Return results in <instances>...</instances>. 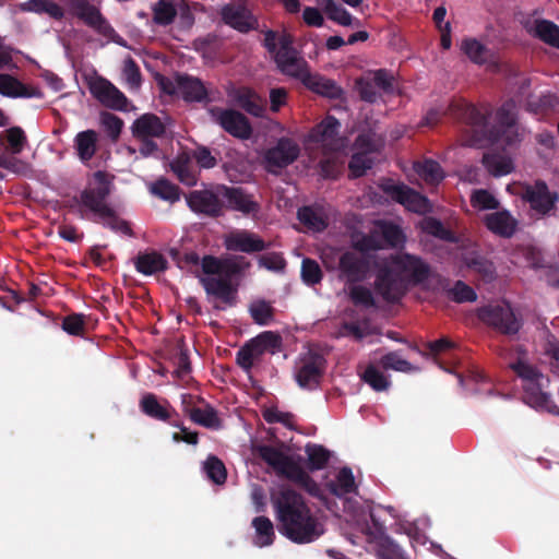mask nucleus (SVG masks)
<instances>
[{"label": "nucleus", "instance_id": "1", "mask_svg": "<svg viewBox=\"0 0 559 559\" xmlns=\"http://www.w3.org/2000/svg\"><path fill=\"white\" fill-rule=\"evenodd\" d=\"M271 501L280 532L297 544L317 540L325 532L322 518L312 514L302 497L287 486H278L271 492Z\"/></svg>", "mask_w": 559, "mask_h": 559}, {"label": "nucleus", "instance_id": "2", "mask_svg": "<svg viewBox=\"0 0 559 559\" xmlns=\"http://www.w3.org/2000/svg\"><path fill=\"white\" fill-rule=\"evenodd\" d=\"M293 37L282 34L281 48L276 51L275 61L282 73L300 81L309 90L328 97L340 94L338 86L331 80L312 73L307 61L293 47Z\"/></svg>", "mask_w": 559, "mask_h": 559}, {"label": "nucleus", "instance_id": "3", "mask_svg": "<svg viewBox=\"0 0 559 559\" xmlns=\"http://www.w3.org/2000/svg\"><path fill=\"white\" fill-rule=\"evenodd\" d=\"M429 265L420 258L405 252L386 255V302L399 300L412 284L425 281Z\"/></svg>", "mask_w": 559, "mask_h": 559}, {"label": "nucleus", "instance_id": "4", "mask_svg": "<svg viewBox=\"0 0 559 559\" xmlns=\"http://www.w3.org/2000/svg\"><path fill=\"white\" fill-rule=\"evenodd\" d=\"M340 122L333 117H326L310 133V139L323 148L320 162L321 174L325 178H335L342 170L346 155L347 142L337 135Z\"/></svg>", "mask_w": 559, "mask_h": 559}, {"label": "nucleus", "instance_id": "5", "mask_svg": "<svg viewBox=\"0 0 559 559\" xmlns=\"http://www.w3.org/2000/svg\"><path fill=\"white\" fill-rule=\"evenodd\" d=\"M512 369L524 382V401L534 408L550 409L551 399L545 391L549 384V379L524 360L513 364Z\"/></svg>", "mask_w": 559, "mask_h": 559}, {"label": "nucleus", "instance_id": "6", "mask_svg": "<svg viewBox=\"0 0 559 559\" xmlns=\"http://www.w3.org/2000/svg\"><path fill=\"white\" fill-rule=\"evenodd\" d=\"M507 191L528 203L531 210L539 215L550 213L559 199L558 193L551 192L543 180H537L533 185L513 182L508 185Z\"/></svg>", "mask_w": 559, "mask_h": 559}, {"label": "nucleus", "instance_id": "7", "mask_svg": "<svg viewBox=\"0 0 559 559\" xmlns=\"http://www.w3.org/2000/svg\"><path fill=\"white\" fill-rule=\"evenodd\" d=\"M108 175L95 173L88 180L86 189L81 193V205L91 211L97 219L110 216V207L105 199L110 192Z\"/></svg>", "mask_w": 559, "mask_h": 559}, {"label": "nucleus", "instance_id": "8", "mask_svg": "<svg viewBox=\"0 0 559 559\" xmlns=\"http://www.w3.org/2000/svg\"><path fill=\"white\" fill-rule=\"evenodd\" d=\"M345 509H348L352 520L356 521L358 530L366 535L370 547L376 551L378 558L384 559V531L382 524L376 519L373 510L368 506L367 509L353 511L349 501L346 502Z\"/></svg>", "mask_w": 559, "mask_h": 559}, {"label": "nucleus", "instance_id": "9", "mask_svg": "<svg viewBox=\"0 0 559 559\" xmlns=\"http://www.w3.org/2000/svg\"><path fill=\"white\" fill-rule=\"evenodd\" d=\"M449 111L459 120L471 127L473 135L464 140L465 145L478 144L487 134V115L465 100H456L449 105Z\"/></svg>", "mask_w": 559, "mask_h": 559}, {"label": "nucleus", "instance_id": "10", "mask_svg": "<svg viewBox=\"0 0 559 559\" xmlns=\"http://www.w3.org/2000/svg\"><path fill=\"white\" fill-rule=\"evenodd\" d=\"M252 451L277 474L284 475L287 478L289 476V472L295 469L301 461L298 455L293 454L283 443L276 445L255 444L253 445Z\"/></svg>", "mask_w": 559, "mask_h": 559}, {"label": "nucleus", "instance_id": "11", "mask_svg": "<svg viewBox=\"0 0 559 559\" xmlns=\"http://www.w3.org/2000/svg\"><path fill=\"white\" fill-rule=\"evenodd\" d=\"M281 345V337L271 331L263 332L249 341L237 354V362L249 370L266 353H275Z\"/></svg>", "mask_w": 559, "mask_h": 559}, {"label": "nucleus", "instance_id": "12", "mask_svg": "<svg viewBox=\"0 0 559 559\" xmlns=\"http://www.w3.org/2000/svg\"><path fill=\"white\" fill-rule=\"evenodd\" d=\"M162 90L170 95H176L187 102H201L206 96V88L203 83L192 76L176 75L174 79H162Z\"/></svg>", "mask_w": 559, "mask_h": 559}, {"label": "nucleus", "instance_id": "13", "mask_svg": "<svg viewBox=\"0 0 559 559\" xmlns=\"http://www.w3.org/2000/svg\"><path fill=\"white\" fill-rule=\"evenodd\" d=\"M479 317L485 323L503 334H515L521 328V323L509 304L485 307L480 310Z\"/></svg>", "mask_w": 559, "mask_h": 559}, {"label": "nucleus", "instance_id": "14", "mask_svg": "<svg viewBox=\"0 0 559 559\" xmlns=\"http://www.w3.org/2000/svg\"><path fill=\"white\" fill-rule=\"evenodd\" d=\"M88 88L92 95L104 106L116 110L127 109V97L106 79L97 75L91 76L88 79Z\"/></svg>", "mask_w": 559, "mask_h": 559}, {"label": "nucleus", "instance_id": "15", "mask_svg": "<svg viewBox=\"0 0 559 559\" xmlns=\"http://www.w3.org/2000/svg\"><path fill=\"white\" fill-rule=\"evenodd\" d=\"M73 14L86 26L107 38L112 37L115 31L103 16L99 8L88 1H78L71 4Z\"/></svg>", "mask_w": 559, "mask_h": 559}, {"label": "nucleus", "instance_id": "16", "mask_svg": "<svg viewBox=\"0 0 559 559\" xmlns=\"http://www.w3.org/2000/svg\"><path fill=\"white\" fill-rule=\"evenodd\" d=\"M386 197L404 205L408 211L425 214L430 212L431 205L427 198L405 185H391L386 180Z\"/></svg>", "mask_w": 559, "mask_h": 559}, {"label": "nucleus", "instance_id": "17", "mask_svg": "<svg viewBox=\"0 0 559 559\" xmlns=\"http://www.w3.org/2000/svg\"><path fill=\"white\" fill-rule=\"evenodd\" d=\"M210 115L222 128L234 136L248 139L251 135V127L247 118L231 109L212 108Z\"/></svg>", "mask_w": 559, "mask_h": 559}, {"label": "nucleus", "instance_id": "18", "mask_svg": "<svg viewBox=\"0 0 559 559\" xmlns=\"http://www.w3.org/2000/svg\"><path fill=\"white\" fill-rule=\"evenodd\" d=\"M299 152L300 150L297 143L289 139H281L276 146L265 153V166L269 171L277 173V170L296 160Z\"/></svg>", "mask_w": 559, "mask_h": 559}, {"label": "nucleus", "instance_id": "19", "mask_svg": "<svg viewBox=\"0 0 559 559\" xmlns=\"http://www.w3.org/2000/svg\"><path fill=\"white\" fill-rule=\"evenodd\" d=\"M224 245L227 250L253 253L266 248V243L258 235L243 229L233 230L225 235Z\"/></svg>", "mask_w": 559, "mask_h": 559}, {"label": "nucleus", "instance_id": "20", "mask_svg": "<svg viewBox=\"0 0 559 559\" xmlns=\"http://www.w3.org/2000/svg\"><path fill=\"white\" fill-rule=\"evenodd\" d=\"M322 365L323 359L319 355L308 353L302 356L295 374L299 386L304 389L316 388L321 377Z\"/></svg>", "mask_w": 559, "mask_h": 559}, {"label": "nucleus", "instance_id": "21", "mask_svg": "<svg viewBox=\"0 0 559 559\" xmlns=\"http://www.w3.org/2000/svg\"><path fill=\"white\" fill-rule=\"evenodd\" d=\"M200 281L205 292L224 306H231L235 302L236 290L228 276H202Z\"/></svg>", "mask_w": 559, "mask_h": 559}, {"label": "nucleus", "instance_id": "22", "mask_svg": "<svg viewBox=\"0 0 559 559\" xmlns=\"http://www.w3.org/2000/svg\"><path fill=\"white\" fill-rule=\"evenodd\" d=\"M484 224L492 234L511 238L518 229L519 222L509 211L501 210L485 215Z\"/></svg>", "mask_w": 559, "mask_h": 559}, {"label": "nucleus", "instance_id": "23", "mask_svg": "<svg viewBox=\"0 0 559 559\" xmlns=\"http://www.w3.org/2000/svg\"><path fill=\"white\" fill-rule=\"evenodd\" d=\"M221 14L227 25L239 32H248L258 25L257 19L242 5H225Z\"/></svg>", "mask_w": 559, "mask_h": 559}, {"label": "nucleus", "instance_id": "24", "mask_svg": "<svg viewBox=\"0 0 559 559\" xmlns=\"http://www.w3.org/2000/svg\"><path fill=\"white\" fill-rule=\"evenodd\" d=\"M190 209L198 213L217 215L221 204L217 197L210 191H193L187 197Z\"/></svg>", "mask_w": 559, "mask_h": 559}, {"label": "nucleus", "instance_id": "25", "mask_svg": "<svg viewBox=\"0 0 559 559\" xmlns=\"http://www.w3.org/2000/svg\"><path fill=\"white\" fill-rule=\"evenodd\" d=\"M384 88V72L369 71L357 81V90L362 99L373 102L378 93Z\"/></svg>", "mask_w": 559, "mask_h": 559}, {"label": "nucleus", "instance_id": "26", "mask_svg": "<svg viewBox=\"0 0 559 559\" xmlns=\"http://www.w3.org/2000/svg\"><path fill=\"white\" fill-rule=\"evenodd\" d=\"M132 132L138 139L145 140L160 136L165 132V127L158 117L145 114L134 121Z\"/></svg>", "mask_w": 559, "mask_h": 559}, {"label": "nucleus", "instance_id": "27", "mask_svg": "<svg viewBox=\"0 0 559 559\" xmlns=\"http://www.w3.org/2000/svg\"><path fill=\"white\" fill-rule=\"evenodd\" d=\"M325 486L333 495L340 498L355 493L357 490L355 477L348 467L341 468L334 479L325 481Z\"/></svg>", "mask_w": 559, "mask_h": 559}, {"label": "nucleus", "instance_id": "28", "mask_svg": "<svg viewBox=\"0 0 559 559\" xmlns=\"http://www.w3.org/2000/svg\"><path fill=\"white\" fill-rule=\"evenodd\" d=\"M528 32L545 44L559 49V26L548 20H535Z\"/></svg>", "mask_w": 559, "mask_h": 559}, {"label": "nucleus", "instance_id": "29", "mask_svg": "<svg viewBox=\"0 0 559 559\" xmlns=\"http://www.w3.org/2000/svg\"><path fill=\"white\" fill-rule=\"evenodd\" d=\"M234 100L250 115L261 117L264 112L262 98L248 87H241L234 94Z\"/></svg>", "mask_w": 559, "mask_h": 559}, {"label": "nucleus", "instance_id": "30", "mask_svg": "<svg viewBox=\"0 0 559 559\" xmlns=\"http://www.w3.org/2000/svg\"><path fill=\"white\" fill-rule=\"evenodd\" d=\"M223 197L227 204L234 210L240 211L245 214L257 211V203L252 198L243 193L238 188H223Z\"/></svg>", "mask_w": 559, "mask_h": 559}, {"label": "nucleus", "instance_id": "31", "mask_svg": "<svg viewBox=\"0 0 559 559\" xmlns=\"http://www.w3.org/2000/svg\"><path fill=\"white\" fill-rule=\"evenodd\" d=\"M23 12L47 14L55 20H61L64 15L63 9L52 0H27L19 4Z\"/></svg>", "mask_w": 559, "mask_h": 559}, {"label": "nucleus", "instance_id": "32", "mask_svg": "<svg viewBox=\"0 0 559 559\" xmlns=\"http://www.w3.org/2000/svg\"><path fill=\"white\" fill-rule=\"evenodd\" d=\"M364 267L361 254L357 252H346L341 257L340 269L349 282L362 278Z\"/></svg>", "mask_w": 559, "mask_h": 559}, {"label": "nucleus", "instance_id": "33", "mask_svg": "<svg viewBox=\"0 0 559 559\" xmlns=\"http://www.w3.org/2000/svg\"><path fill=\"white\" fill-rule=\"evenodd\" d=\"M97 134L93 130L82 131L76 134L74 145L79 158L82 162L90 160L96 152Z\"/></svg>", "mask_w": 559, "mask_h": 559}, {"label": "nucleus", "instance_id": "34", "mask_svg": "<svg viewBox=\"0 0 559 559\" xmlns=\"http://www.w3.org/2000/svg\"><path fill=\"white\" fill-rule=\"evenodd\" d=\"M438 282L448 297L455 302H473L477 299L475 290L462 281L455 282L452 287H449L448 282L443 278H439Z\"/></svg>", "mask_w": 559, "mask_h": 559}, {"label": "nucleus", "instance_id": "35", "mask_svg": "<svg viewBox=\"0 0 559 559\" xmlns=\"http://www.w3.org/2000/svg\"><path fill=\"white\" fill-rule=\"evenodd\" d=\"M166 259L156 252L140 254L135 261V269L144 275H152L166 269Z\"/></svg>", "mask_w": 559, "mask_h": 559}, {"label": "nucleus", "instance_id": "36", "mask_svg": "<svg viewBox=\"0 0 559 559\" xmlns=\"http://www.w3.org/2000/svg\"><path fill=\"white\" fill-rule=\"evenodd\" d=\"M252 526L254 528L253 543L258 547H266L273 543L275 533L273 523L269 518L258 516L253 519Z\"/></svg>", "mask_w": 559, "mask_h": 559}, {"label": "nucleus", "instance_id": "37", "mask_svg": "<svg viewBox=\"0 0 559 559\" xmlns=\"http://www.w3.org/2000/svg\"><path fill=\"white\" fill-rule=\"evenodd\" d=\"M325 11L330 20L342 26H352L358 21L341 4L334 0H320L318 2Z\"/></svg>", "mask_w": 559, "mask_h": 559}, {"label": "nucleus", "instance_id": "38", "mask_svg": "<svg viewBox=\"0 0 559 559\" xmlns=\"http://www.w3.org/2000/svg\"><path fill=\"white\" fill-rule=\"evenodd\" d=\"M483 164L495 177L508 175L514 169L511 158L501 154H485Z\"/></svg>", "mask_w": 559, "mask_h": 559}, {"label": "nucleus", "instance_id": "39", "mask_svg": "<svg viewBox=\"0 0 559 559\" xmlns=\"http://www.w3.org/2000/svg\"><path fill=\"white\" fill-rule=\"evenodd\" d=\"M298 218L309 230L312 231H322L328 225L322 210L311 206L300 209L298 211Z\"/></svg>", "mask_w": 559, "mask_h": 559}, {"label": "nucleus", "instance_id": "40", "mask_svg": "<svg viewBox=\"0 0 559 559\" xmlns=\"http://www.w3.org/2000/svg\"><path fill=\"white\" fill-rule=\"evenodd\" d=\"M461 48L471 61L477 64L487 63L491 58L490 50L475 38L464 39Z\"/></svg>", "mask_w": 559, "mask_h": 559}, {"label": "nucleus", "instance_id": "41", "mask_svg": "<svg viewBox=\"0 0 559 559\" xmlns=\"http://www.w3.org/2000/svg\"><path fill=\"white\" fill-rule=\"evenodd\" d=\"M423 231L441 240L453 242L455 241L454 234L445 228L443 224L435 217H425L419 223Z\"/></svg>", "mask_w": 559, "mask_h": 559}, {"label": "nucleus", "instance_id": "42", "mask_svg": "<svg viewBox=\"0 0 559 559\" xmlns=\"http://www.w3.org/2000/svg\"><path fill=\"white\" fill-rule=\"evenodd\" d=\"M305 452L307 454V463L310 471L322 469L330 459V452L322 445L307 444Z\"/></svg>", "mask_w": 559, "mask_h": 559}, {"label": "nucleus", "instance_id": "43", "mask_svg": "<svg viewBox=\"0 0 559 559\" xmlns=\"http://www.w3.org/2000/svg\"><path fill=\"white\" fill-rule=\"evenodd\" d=\"M0 139L7 141V148L12 154L21 153L27 142L24 131L19 127L7 129L0 134Z\"/></svg>", "mask_w": 559, "mask_h": 559}, {"label": "nucleus", "instance_id": "44", "mask_svg": "<svg viewBox=\"0 0 559 559\" xmlns=\"http://www.w3.org/2000/svg\"><path fill=\"white\" fill-rule=\"evenodd\" d=\"M150 191L155 197L171 203L180 198L179 189L166 179H159L151 183Z\"/></svg>", "mask_w": 559, "mask_h": 559}, {"label": "nucleus", "instance_id": "45", "mask_svg": "<svg viewBox=\"0 0 559 559\" xmlns=\"http://www.w3.org/2000/svg\"><path fill=\"white\" fill-rule=\"evenodd\" d=\"M415 169L418 175L429 183H438L443 179V171L440 165L431 159L417 163Z\"/></svg>", "mask_w": 559, "mask_h": 559}, {"label": "nucleus", "instance_id": "46", "mask_svg": "<svg viewBox=\"0 0 559 559\" xmlns=\"http://www.w3.org/2000/svg\"><path fill=\"white\" fill-rule=\"evenodd\" d=\"M382 357L379 358L377 364H370L367 366L366 370L362 373V379L366 383H368L376 391L384 390V378H383V369L384 365L382 364Z\"/></svg>", "mask_w": 559, "mask_h": 559}, {"label": "nucleus", "instance_id": "47", "mask_svg": "<svg viewBox=\"0 0 559 559\" xmlns=\"http://www.w3.org/2000/svg\"><path fill=\"white\" fill-rule=\"evenodd\" d=\"M189 156L187 154L179 155L171 164L173 171L177 175L178 179L187 185L193 186L197 183V176L189 169Z\"/></svg>", "mask_w": 559, "mask_h": 559}, {"label": "nucleus", "instance_id": "48", "mask_svg": "<svg viewBox=\"0 0 559 559\" xmlns=\"http://www.w3.org/2000/svg\"><path fill=\"white\" fill-rule=\"evenodd\" d=\"M471 204L473 207L480 211L498 210L500 206L498 199L485 189H478L472 192Z\"/></svg>", "mask_w": 559, "mask_h": 559}, {"label": "nucleus", "instance_id": "49", "mask_svg": "<svg viewBox=\"0 0 559 559\" xmlns=\"http://www.w3.org/2000/svg\"><path fill=\"white\" fill-rule=\"evenodd\" d=\"M142 411L156 419L166 420L169 418V412L166 407L158 403L153 394H146L141 400Z\"/></svg>", "mask_w": 559, "mask_h": 559}, {"label": "nucleus", "instance_id": "50", "mask_svg": "<svg viewBox=\"0 0 559 559\" xmlns=\"http://www.w3.org/2000/svg\"><path fill=\"white\" fill-rule=\"evenodd\" d=\"M288 479L299 484L304 487L310 495L319 497L320 489L316 481H313L307 472L304 469L301 465V461L296 466L295 469L289 472Z\"/></svg>", "mask_w": 559, "mask_h": 559}, {"label": "nucleus", "instance_id": "51", "mask_svg": "<svg viewBox=\"0 0 559 559\" xmlns=\"http://www.w3.org/2000/svg\"><path fill=\"white\" fill-rule=\"evenodd\" d=\"M176 13L177 11L174 4L166 0H159L153 7V20L159 25L170 24L174 21Z\"/></svg>", "mask_w": 559, "mask_h": 559}, {"label": "nucleus", "instance_id": "52", "mask_svg": "<svg viewBox=\"0 0 559 559\" xmlns=\"http://www.w3.org/2000/svg\"><path fill=\"white\" fill-rule=\"evenodd\" d=\"M250 314L255 323L266 325L271 322L273 310L269 302L264 300H254L250 305Z\"/></svg>", "mask_w": 559, "mask_h": 559}, {"label": "nucleus", "instance_id": "53", "mask_svg": "<svg viewBox=\"0 0 559 559\" xmlns=\"http://www.w3.org/2000/svg\"><path fill=\"white\" fill-rule=\"evenodd\" d=\"M206 476L215 484H223L226 480V468L221 460L210 456L203 464Z\"/></svg>", "mask_w": 559, "mask_h": 559}, {"label": "nucleus", "instance_id": "54", "mask_svg": "<svg viewBox=\"0 0 559 559\" xmlns=\"http://www.w3.org/2000/svg\"><path fill=\"white\" fill-rule=\"evenodd\" d=\"M191 419L201 426L207 428H217L219 426V420L216 412L211 407L204 408H194L191 412Z\"/></svg>", "mask_w": 559, "mask_h": 559}, {"label": "nucleus", "instance_id": "55", "mask_svg": "<svg viewBox=\"0 0 559 559\" xmlns=\"http://www.w3.org/2000/svg\"><path fill=\"white\" fill-rule=\"evenodd\" d=\"M516 119V105L513 100L506 102L496 112V120L501 127L513 129Z\"/></svg>", "mask_w": 559, "mask_h": 559}, {"label": "nucleus", "instance_id": "56", "mask_svg": "<svg viewBox=\"0 0 559 559\" xmlns=\"http://www.w3.org/2000/svg\"><path fill=\"white\" fill-rule=\"evenodd\" d=\"M301 278L307 285L318 284L322 278L319 264L310 259H304L301 265Z\"/></svg>", "mask_w": 559, "mask_h": 559}, {"label": "nucleus", "instance_id": "57", "mask_svg": "<svg viewBox=\"0 0 559 559\" xmlns=\"http://www.w3.org/2000/svg\"><path fill=\"white\" fill-rule=\"evenodd\" d=\"M466 265L478 273L484 281H491L495 277V267L491 262L483 258L476 257L466 260Z\"/></svg>", "mask_w": 559, "mask_h": 559}, {"label": "nucleus", "instance_id": "58", "mask_svg": "<svg viewBox=\"0 0 559 559\" xmlns=\"http://www.w3.org/2000/svg\"><path fill=\"white\" fill-rule=\"evenodd\" d=\"M0 94L10 97L25 95L23 85L9 74H0Z\"/></svg>", "mask_w": 559, "mask_h": 559}, {"label": "nucleus", "instance_id": "59", "mask_svg": "<svg viewBox=\"0 0 559 559\" xmlns=\"http://www.w3.org/2000/svg\"><path fill=\"white\" fill-rule=\"evenodd\" d=\"M372 162L373 160L370 157L369 152L354 154L349 162V170L352 176H362L366 173V170L371 167Z\"/></svg>", "mask_w": 559, "mask_h": 559}, {"label": "nucleus", "instance_id": "60", "mask_svg": "<svg viewBox=\"0 0 559 559\" xmlns=\"http://www.w3.org/2000/svg\"><path fill=\"white\" fill-rule=\"evenodd\" d=\"M406 242V235L403 228L393 222L386 221V248H402Z\"/></svg>", "mask_w": 559, "mask_h": 559}, {"label": "nucleus", "instance_id": "61", "mask_svg": "<svg viewBox=\"0 0 559 559\" xmlns=\"http://www.w3.org/2000/svg\"><path fill=\"white\" fill-rule=\"evenodd\" d=\"M393 369L402 372L416 371L417 368L408 362L396 352H386V369Z\"/></svg>", "mask_w": 559, "mask_h": 559}, {"label": "nucleus", "instance_id": "62", "mask_svg": "<svg viewBox=\"0 0 559 559\" xmlns=\"http://www.w3.org/2000/svg\"><path fill=\"white\" fill-rule=\"evenodd\" d=\"M123 78L131 88H138L141 84V74L135 62L128 58L123 62Z\"/></svg>", "mask_w": 559, "mask_h": 559}, {"label": "nucleus", "instance_id": "63", "mask_svg": "<svg viewBox=\"0 0 559 559\" xmlns=\"http://www.w3.org/2000/svg\"><path fill=\"white\" fill-rule=\"evenodd\" d=\"M100 123L112 139L118 138L122 129L120 118L109 112H103L100 115Z\"/></svg>", "mask_w": 559, "mask_h": 559}, {"label": "nucleus", "instance_id": "64", "mask_svg": "<svg viewBox=\"0 0 559 559\" xmlns=\"http://www.w3.org/2000/svg\"><path fill=\"white\" fill-rule=\"evenodd\" d=\"M85 322L82 314H71L64 318L62 329L71 335H81L84 332Z\"/></svg>", "mask_w": 559, "mask_h": 559}]
</instances>
